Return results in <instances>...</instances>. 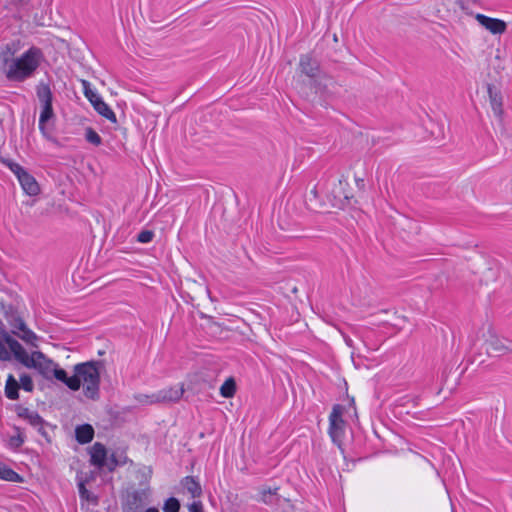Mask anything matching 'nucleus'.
Instances as JSON below:
<instances>
[{
  "instance_id": "4468645a",
  "label": "nucleus",
  "mask_w": 512,
  "mask_h": 512,
  "mask_svg": "<svg viewBox=\"0 0 512 512\" xmlns=\"http://www.w3.org/2000/svg\"><path fill=\"white\" fill-rule=\"evenodd\" d=\"M488 94L491 108L496 117L499 119L503 116V99L500 91L493 85H488Z\"/></svg>"
},
{
  "instance_id": "c9c22d12",
  "label": "nucleus",
  "mask_w": 512,
  "mask_h": 512,
  "mask_svg": "<svg viewBox=\"0 0 512 512\" xmlns=\"http://www.w3.org/2000/svg\"><path fill=\"white\" fill-rule=\"evenodd\" d=\"M24 443V439L21 435L12 436L9 439V445L13 448H19Z\"/></svg>"
},
{
  "instance_id": "cd10ccee",
  "label": "nucleus",
  "mask_w": 512,
  "mask_h": 512,
  "mask_svg": "<svg viewBox=\"0 0 512 512\" xmlns=\"http://www.w3.org/2000/svg\"><path fill=\"white\" fill-rule=\"evenodd\" d=\"M20 387L26 392H32L34 390V383L30 375L24 373L19 379Z\"/></svg>"
},
{
  "instance_id": "37998d69",
  "label": "nucleus",
  "mask_w": 512,
  "mask_h": 512,
  "mask_svg": "<svg viewBox=\"0 0 512 512\" xmlns=\"http://www.w3.org/2000/svg\"><path fill=\"white\" fill-rule=\"evenodd\" d=\"M145 512H159L157 508H148Z\"/></svg>"
},
{
  "instance_id": "6e6552de",
  "label": "nucleus",
  "mask_w": 512,
  "mask_h": 512,
  "mask_svg": "<svg viewBox=\"0 0 512 512\" xmlns=\"http://www.w3.org/2000/svg\"><path fill=\"white\" fill-rule=\"evenodd\" d=\"M298 67L300 73L309 78V82L321 74L319 62L310 54L300 56Z\"/></svg>"
},
{
  "instance_id": "c85d7f7f",
  "label": "nucleus",
  "mask_w": 512,
  "mask_h": 512,
  "mask_svg": "<svg viewBox=\"0 0 512 512\" xmlns=\"http://www.w3.org/2000/svg\"><path fill=\"white\" fill-rule=\"evenodd\" d=\"M179 509H180V502L174 497L168 498L165 501L164 506H163L164 512H179Z\"/></svg>"
},
{
  "instance_id": "f8f14e48",
  "label": "nucleus",
  "mask_w": 512,
  "mask_h": 512,
  "mask_svg": "<svg viewBox=\"0 0 512 512\" xmlns=\"http://www.w3.org/2000/svg\"><path fill=\"white\" fill-rule=\"evenodd\" d=\"M18 181L23 191L29 196H36L40 193V186L36 179L27 171L19 176Z\"/></svg>"
},
{
  "instance_id": "f3484780",
  "label": "nucleus",
  "mask_w": 512,
  "mask_h": 512,
  "mask_svg": "<svg viewBox=\"0 0 512 512\" xmlns=\"http://www.w3.org/2000/svg\"><path fill=\"white\" fill-rule=\"evenodd\" d=\"M305 203L308 209L318 211L322 206V200L318 193V187L315 185L308 193L305 194Z\"/></svg>"
},
{
  "instance_id": "a878e982",
  "label": "nucleus",
  "mask_w": 512,
  "mask_h": 512,
  "mask_svg": "<svg viewBox=\"0 0 512 512\" xmlns=\"http://www.w3.org/2000/svg\"><path fill=\"white\" fill-rule=\"evenodd\" d=\"M236 393V382L233 378H228L220 387V394L225 398H231Z\"/></svg>"
},
{
  "instance_id": "20e7f679",
  "label": "nucleus",
  "mask_w": 512,
  "mask_h": 512,
  "mask_svg": "<svg viewBox=\"0 0 512 512\" xmlns=\"http://www.w3.org/2000/svg\"><path fill=\"white\" fill-rule=\"evenodd\" d=\"M309 85L316 94L321 97L328 98L334 94L335 88L337 87L336 81L325 73H321L319 76L309 82Z\"/></svg>"
},
{
  "instance_id": "5701e85b",
  "label": "nucleus",
  "mask_w": 512,
  "mask_h": 512,
  "mask_svg": "<svg viewBox=\"0 0 512 512\" xmlns=\"http://www.w3.org/2000/svg\"><path fill=\"white\" fill-rule=\"evenodd\" d=\"M93 108L97 111L98 114L111 121L112 123L117 122L115 113L102 99L100 101H96Z\"/></svg>"
},
{
  "instance_id": "393cba45",
  "label": "nucleus",
  "mask_w": 512,
  "mask_h": 512,
  "mask_svg": "<svg viewBox=\"0 0 512 512\" xmlns=\"http://www.w3.org/2000/svg\"><path fill=\"white\" fill-rule=\"evenodd\" d=\"M12 333L17 335L19 338H21L27 344H29V345H31L33 347H37V343L36 342L38 340V337L36 336V334L33 331H31L27 327L24 328V330H22L20 332L12 330Z\"/></svg>"
},
{
  "instance_id": "ddd939ff",
  "label": "nucleus",
  "mask_w": 512,
  "mask_h": 512,
  "mask_svg": "<svg viewBox=\"0 0 512 512\" xmlns=\"http://www.w3.org/2000/svg\"><path fill=\"white\" fill-rule=\"evenodd\" d=\"M90 455V462L92 465L97 466L100 469L104 468L106 464L107 450L102 443H94L91 447Z\"/></svg>"
},
{
  "instance_id": "4c0bfd02",
  "label": "nucleus",
  "mask_w": 512,
  "mask_h": 512,
  "mask_svg": "<svg viewBox=\"0 0 512 512\" xmlns=\"http://www.w3.org/2000/svg\"><path fill=\"white\" fill-rule=\"evenodd\" d=\"M0 359L8 360L10 359V354L5 348V346L0 342Z\"/></svg>"
},
{
  "instance_id": "f257e3e1",
  "label": "nucleus",
  "mask_w": 512,
  "mask_h": 512,
  "mask_svg": "<svg viewBox=\"0 0 512 512\" xmlns=\"http://www.w3.org/2000/svg\"><path fill=\"white\" fill-rule=\"evenodd\" d=\"M102 361H87L74 366V376L79 380V388L83 383V393L91 400L100 397V368Z\"/></svg>"
},
{
  "instance_id": "7c9ffc66",
  "label": "nucleus",
  "mask_w": 512,
  "mask_h": 512,
  "mask_svg": "<svg viewBox=\"0 0 512 512\" xmlns=\"http://www.w3.org/2000/svg\"><path fill=\"white\" fill-rule=\"evenodd\" d=\"M154 233L151 230H143L137 236V241L140 243H149L152 241Z\"/></svg>"
},
{
  "instance_id": "ea45409f",
  "label": "nucleus",
  "mask_w": 512,
  "mask_h": 512,
  "mask_svg": "<svg viewBox=\"0 0 512 512\" xmlns=\"http://www.w3.org/2000/svg\"><path fill=\"white\" fill-rule=\"evenodd\" d=\"M81 83H82V88H83V92H84L85 96L93 91L90 87V83L87 80H82Z\"/></svg>"
},
{
  "instance_id": "aec40b11",
  "label": "nucleus",
  "mask_w": 512,
  "mask_h": 512,
  "mask_svg": "<svg viewBox=\"0 0 512 512\" xmlns=\"http://www.w3.org/2000/svg\"><path fill=\"white\" fill-rule=\"evenodd\" d=\"M147 497L148 493L146 490L134 491L128 500L129 507L127 512H134L133 508H142L145 504Z\"/></svg>"
},
{
  "instance_id": "2f4dec72",
  "label": "nucleus",
  "mask_w": 512,
  "mask_h": 512,
  "mask_svg": "<svg viewBox=\"0 0 512 512\" xmlns=\"http://www.w3.org/2000/svg\"><path fill=\"white\" fill-rule=\"evenodd\" d=\"M278 487H275V488H268V489H263L261 491V499L264 503H271V500L268 499L267 496H272V495H276L277 494V491H278Z\"/></svg>"
},
{
  "instance_id": "b1692460",
  "label": "nucleus",
  "mask_w": 512,
  "mask_h": 512,
  "mask_svg": "<svg viewBox=\"0 0 512 512\" xmlns=\"http://www.w3.org/2000/svg\"><path fill=\"white\" fill-rule=\"evenodd\" d=\"M0 479L9 482H22L23 478L13 469L0 462Z\"/></svg>"
},
{
  "instance_id": "bb28decb",
  "label": "nucleus",
  "mask_w": 512,
  "mask_h": 512,
  "mask_svg": "<svg viewBox=\"0 0 512 512\" xmlns=\"http://www.w3.org/2000/svg\"><path fill=\"white\" fill-rule=\"evenodd\" d=\"M85 139L87 142L99 146L102 143V139L100 135L91 127L86 128L85 130Z\"/></svg>"
},
{
  "instance_id": "4be33fe9",
  "label": "nucleus",
  "mask_w": 512,
  "mask_h": 512,
  "mask_svg": "<svg viewBox=\"0 0 512 512\" xmlns=\"http://www.w3.org/2000/svg\"><path fill=\"white\" fill-rule=\"evenodd\" d=\"M36 94L42 105L52 104L53 95L48 84L40 82L37 85Z\"/></svg>"
},
{
  "instance_id": "39448f33",
  "label": "nucleus",
  "mask_w": 512,
  "mask_h": 512,
  "mask_svg": "<svg viewBox=\"0 0 512 512\" xmlns=\"http://www.w3.org/2000/svg\"><path fill=\"white\" fill-rule=\"evenodd\" d=\"M28 360H32V364L29 362L28 365L24 366L38 370L39 373L45 377H48L53 367L56 366L54 362L48 359L41 351H33Z\"/></svg>"
},
{
  "instance_id": "72a5a7b5",
  "label": "nucleus",
  "mask_w": 512,
  "mask_h": 512,
  "mask_svg": "<svg viewBox=\"0 0 512 512\" xmlns=\"http://www.w3.org/2000/svg\"><path fill=\"white\" fill-rule=\"evenodd\" d=\"M11 326L13 327L12 330H15L17 332H20L27 327L23 319L20 317L14 318L13 321L11 322Z\"/></svg>"
},
{
  "instance_id": "0eeeda50",
  "label": "nucleus",
  "mask_w": 512,
  "mask_h": 512,
  "mask_svg": "<svg viewBox=\"0 0 512 512\" xmlns=\"http://www.w3.org/2000/svg\"><path fill=\"white\" fill-rule=\"evenodd\" d=\"M15 411L19 418L26 420L31 426L35 427L39 433L42 435L46 434L44 429L45 421L38 412L32 411L22 405H16Z\"/></svg>"
},
{
  "instance_id": "a19ab883",
  "label": "nucleus",
  "mask_w": 512,
  "mask_h": 512,
  "mask_svg": "<svg viewBox=\"0 0 512 512\" xmlns=\"http://www.w3.org/2000/svg\"><path fill=\"white\" fill-rule=\"evenodd\" d=\"M355 183L359 190L364 191L365 190V181L364 178L361 177H355Z\"/></svg>"
},
{
  "instance_id": "79ce46f5",
  "label": "nucleus",
  "mask_w": 512,
  "mask_h": 512,
  "mask_svg": "<svg viewBox=\"0 0 512 512\" xmlns=\"http://www.w3.org/2000/svg\"><path fill=\"white\" fill-rule=\"evenodd\" d=\"M364 286H365V287H364V288H365V289H364V296L366 297V296H368V295H369L370 287H369V285H368L367 283H364Z\"/></svg>"
},
{
  "instance_id": "a211bd4d",
  "label": "nucleus",
  "mask_w": 512,
  "mask_h": 512,
  "mask_svg": "<svg viewBox=\"0 0 512 512\" xmlns=\"http://www.w3.org/2000/svg\"><path fill=\"white\" fill-rule=\"evenodd\" d=\"M181 484L193 498H199L202 495L201 485L193 476L184 477Z\"/></svg>"
},
{
  "instance_id": "2eb2a0df",
  "label": "nucleus",
  "mask_w": 512,
  "mask_h": 512,
  "mask_svg": "<svg viewBox=\"0 0 512 512\" xmlns=\"http://www.w3.org/2000/svg\"><path fill=\"white\" fill-rule=\"evenodd\" d=\"M52 372L54 377L63 382L69 389L73 391L79 390V380L74 375L69 377L64 369L56 368V366L53 367Z\"/></svg>"
},
{
  "instance_id": "c03bdc74",
  "label": "nucleus",
  "mask_w": 512,
  "mask_h": 512,
  "mask_svg": "<svg viewBox=\"0 0 512 512\" xmlns=\"http://www.w3.org/2000/svg\"><path fill=\"white\" fill-rule=\"evenodd\" d=\"M345 341H346V343H347L349 346H351V345H352V344H351V342H352V341H351V339H345Z\"/></svg>"
},
{
  "instance_id": "c756f323",
  "label": "nucleus",
  "mask_w": 512,
  "mask_h": 512,
  "mask_svg": "<svg viewBox=\"0 0 512 512\" xmlns=\"http://www.w3.org/2000/svg\"><path fill=\"white\" fill-rule=\"evenodd\" d=\"M3 163L15 174L17 178L26 172L20 164L12 160H3Z\"/></svg>"
},
{
  "instance_id": "e433bc0d",
  "label": "nucleus",
  "mask_w": 512,
  "mask_h": 512,
  "mask_svg": "<svg viewBox=\"0 0 512 512\" xmlns=\"http://www.w3.org/2000/svg\"><path fill=\"white\" fill-rule=\"evenodd\" d=\"M89 102L92 104V106L95 105L96 101H100L102 98L94 91L90 92L85 96Z\"/></svg>"
},
{
  "instance_id": "9b49d317",
  "label": "nucleus",
  "mask_w": 512,
  "mask_h": 512,
  "mask_svg": "<svg viewBox=\"0 0 512 512\" xmlns=\"http://www.w3.org/2000/svg\"><path fill=\"white\" fill-rule=\"evenodd\" d=\"M486 351L489 355L500 356L509 351L504 340L489 331V337L485 340Z\"/></svg>"
},
{
  "instance_id": "412c9836",
  "label": "nucleus",
  "mask_w": 512,
  "mask_h": 512,
  "mask_svg": "<svg viewBox=\"0 0 512 512\" xmlns=\"http://www.w3.org/2000/svg\"><path fill=\"white\" fill-rule=\"evenodd\" d=\"M20 385L12 374H9L5 384V396L10 400L19 398Z\"/></svg>"
},
{
  "instance_id": "f03ea898",
  "label": "nucleus",
  "mask_w": 512,
  "mask_h": 512,
  "mask_svg": "<svg viewBox=\"0 0 512 512\" xmlns=\"http://www.w3.org/2000/svg\"><path fill=\"white\" fill-rule=\"evenodd\" d=\"M42 52L39 48L28 49L21 57L13 59L8 65L6 77L11 81H23L33 75L39 67Z\"/></svg>"
},
{
  "instance_id": "423d86ee",
  "label": "nucleus",
  "mask_w": 512,
  "mask_h": 512,
  "mask_svg": "<svg viewBox=\"0 0 512 512\" xmlns=\"http://www.w3.org/2000/svg\"><path fill=\"white\" fill-rule=\"evenodd\" d=\"M0 337L7 344L10 351L13 353L14 358L17 361H19L22 365H28L29 362L32 363V360H28L30 355H28V353L23 348V346L16 339L11 337L8 332H6L5 330H2L0 332Z\"/></svg>"
},
{
  "instance_id": "58836bf2",
  "label": "nucleus",
  "mask_w": 512,
  "mask_h": 512,
  "mask_svg": "<svg viewBox=\"0 0 512 512\" xmlns=\"http://www.w3.org/2000/svg\"><path fill=\"white\" fill-rule=\"evenodd\" d=\"M189 512H202V503L193 502L189 505Z\"/></svg>"
},
{
  "instance_id": "dca6fc26",
  "label": "nucleus",
  "mask_w": 512,
  "mask_h": 512,
  "mask_svg": "<svg viewBox=\"0 0 512 512\" xmlns=\"http://www.w3.org/2000/svg\"><path fill=\"white\" fill-rule=\"evenodd\" d=\"M76 440L80 444H87L93 440L94 429L90 424H83L75 429Z\"/></svg>"
},
{
  "instance_id": "473e14b6",
  "label": "nucleus",
  "mask_w": 512,
  "mask_h": 512,
  "mask_svg": "<svg viewBox=\"0 0 512 512\" xmlns=\"http://www.w3.org/2000/svg\"><path fill=\"white\" fill-rule=\"evenodd\" d=\"M118 465V460L116 459L115 455L112 454L109 458H106V464L104 467H106L110 472H113Z\"/></svg>"
},
{
  "instance_id": "f704fd0d",
  "label": "nucleus",
  "mask_w": 512,
  "mask_h": 512,
  "mask_svg": "<svg viewBox=\"0 0 512 512\" xmlns=\"http://www.w3.org/2000/svg\"><path fill=\"white\" fill-rule=\"evenodd\" d=\"M78 491L81 499L89 501L90 498V492L86 489L85 483L83 481L78 483Z\"/></svg>"
},
{
  "instance_id": "6ab92c4d",
  "label": "nucleus",
  "mask_w": 512,
  "mask_h": 512,
  "mask_svg": "<svg viewBox=\"0 0 512 512\" xmlns=\"http://www.w3.org/2000/svg\"><path fill=\"white\" fill-rule=\"evenodd\" d=\"M54 117L52 104L42 105V111L39 117V129L42 134L48 138V131L46 128V123Z\"/></svg>"
},
{
  "instance_id": "9d476101",
  "label": "nucleus",
  "mask_w": 512,
  "mask_h": 512,
  "mask_svg": "<svg viewBox=\"0 0 512 512\" xmlns=\"http://www.w3.org/2000/svg\"><path fill=\"white\" fill-rule=\"evenodd\" d=\"M475 19L482 27H484L486 30H488L490 33L494 35L503 34L507 29L506 22L498 18H492L484 14L478 13L475 16Z\"/></svg>"
},
{
  "instance_id": "7ed1b4c3",
  "label": "nucleus",
  "mask_w": 512,
  "mask_h": 512,
  "mask_svg": "<svg viewBox=\"0 0 512 512\" xmlns=\"http://www.w3.org/2000/svg\"><path fill=\"white\" fill-rule=\"evenodd\" d=\"M342 414L343 407L336 404L333 406L329 416V435L333 443L337 444L339 447L342 444L345 431V421L342 418Z\"/></svg>"
},
{
  "instance_id": "1a4fd4ad",
  "label": "nucleus",
  "mask_w": 512,
  "mask_h": 512,
  "mask_svg": "<svg viewBox=\"0 0 512 512\" xmlns=\"http://www.w3.org/2000/svg\"><path fill=\"white\" fill-rule=\"evenodd\" d=\"M184 394L183 384L177 387H170L167 389L160 390L158 393L150 396L149 403H159V402H176L181 399Z\"/></svg>"
}]
</instances>
